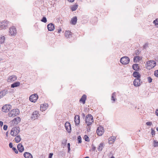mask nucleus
I'll return each mask as SVG.
<instances>
[{"label": "nucleus", "instance_id": "nucleus-21", "mask_svg": "<svg viewBox=\"0 0 158 158\" xmlns=\"http://www.w3.org/2000/svg\"><path fill=\"white\" fill-rule=\"evenodd\" d=\"M23 156L25 158H32V155L30 153L26 152L24 153Z\"/></svg>", "mask_w": 158, "mask_h": 158}, {"label": "nucleus", "instance_id": "nucleus-48", "mask_svg": "<svg viewBox=\"0 0 158 158\" xmlns=\"http://www.w3.org/2000/svg\"><path fill=\"white\" fill-rule=\"evenodd\" d=\"M5 37L4 36L1 35L0 36V40H5Z\"/></svg>", "mask_w": 158, "mask_h": 158}, {"label": "nucleus", "instance_id": "nucleus-15", "mask_svg": "<svg viewBox=\"0 0 158 158\" xmlns=\"http://www.w3.org/2000/svg\"><path fill=\"white\" fill-rule=\"evenodd\" d=\"M20 118L19 117L14 118L13 120V123L14 125H17L19 123L20 121Z\"/></svg>", "mask_w": 158, "mask_h": 158}, {"label": "nucleus", "instance_id": "nucleus-8", "mask_svg": "<svg viewBox=\"0 0 158 158\" xmlns=\"http://www.w3.org/2000/svg\"><path fill=\"white\" fill-rule=\"evenodd\" d=\"M9 33L11 35H15L16 33V30L14 27H11L9 29Z\"/></svg>", "mask_w": 158, "mask_h": 158}, {"label": "nucleus", "instance_id": "nucleus-59", "mask_svg": "<svg viewBox=\"0 0 158 158\" xmlns=\"http://www.w3.org/2000/svg\"><path fill=\"white\" fill-rule=\"evenodd\" d=\"M2 41H1V43H3L4 42V40H2Z\"/></svg>", "mask_w": 158, "mask_h": 158}, {"label": "nucleus", "instance_id": "nucleus-1", "mask_svg": "<svg viewBox=\"0 0 158 158\" xmlns=\"http://www.w3.org/2000/svg\"><path fill=\"white\" fill-rule=\"evenodd\" d=\"M93 117L91 114H88L86 115L85 121L87 126H89L92 124V122H93Z\"/></svg>", "mask_w": 158, "mask_h": 158}, {"label": "nucleus", "instance_id": "nucleus-47", "mask_svg": "<svg viewBox=\"0 0 158 158\" xmlns=\"http://www.w3.org/2000/svg\"><path fill=\"white\" fill-rule=\"evenodd\" d=\"M53 155V153H50L49 154L48 158H52Z\"/></svg>", "mask_w": 158, "mask_h": 158}, {"label": "nucleus", "instance_id": "nucleus-13", "mask_svg": "<svg viewBox=\"0 0 158 158\" xmlns=\"http://www.w3.org/2000/svg\"><path fill=\"white\" fill-rule=\"evenodd\" d=\"M140 78H135L133 84L135 86H139L140 85Z\"/></svg>", "mask_w": 158, "mask_h": 158}, {"label": "nucleus", "instance_id": "nucleus-18", "mask_svg": "<svg viewBox=\"0 0 158 158\" xmlns=\"http://www.w3.org/2000/svg\"><path fill=\"white\" fill-rule=\"evenodd\" d=\"M17 148L20 152H22L24 150V147L21 143H19L18 145Z\"/></svg>", "mask_w": 158, "mask_h": 158}, {"label": "nucleus", "instance_id": "nucleus-29", "mask_svg": "<svg viewBox=\"0 0 158 158\" xmlns=\"http://www.w3.org/2000/svg\"><path fill=\"white\" fill-rule=\"evenodd\" d=\"M21 139L20 137V136L19 135H17L15 139V142L17 143H18L19 142H20Z\"/></svg>", "mask_w": 158, "mask_h": 158}, {"label": "nucleus", "instance_id": "nucleus-61", "mask_svg": "<svg viewBox=\"0 0 158 158\" xmlns=\"http://www.w3.org/2000/svg\"><path fill=\"white\" fill-rule=\"evenodd\" d=\"M82 114L83 115V116L84 117V116H85V114H84V113H83V114Z\"/></svg>", "mask_w": 158, "mask_h": 158}, {"label": "nucleus", "instance_id": "nucleus-62", "mask_svg": "<svg viewBox=\"0 0 158 158\" xmlns=\"http://www.w3.org/2000/svg\"><path fill=\"white\" fill-rule=\"evenodd\" d=\"M156 130L158 131V127L156 129Z\"/></svg>", "mask_w": 158, "mask_h": 158}, {"label": "nucleus", "instance_id": "nucleus-24", "mask_svg": "<svg viewBox=\"0 0 158 158\" xmlns=\"http://www.w3.org/2000/svg\"><path fill=\"white\" fill-rule=\"evenodd\" d=\"M71 32L69 31H66L64 33L65 36L67 38H69L72 35Z\"/></svg>", "mask_w": 158, "mask_h": 158}, {"label": "nucleus", "instance_id": "nucleus-42", "mask_svg": "<svg viewBox=\"0 0 158 158\" xmlns=\"http://www.w3.org/2000/svg\"><path fill=\"white\" fill-rule=\"evenodd\" d=\"M12 149L17 154L18 153V150L15 148L13 147L12 148Z\"/></svg>", "mask_w": 158, "mask_h": 158}, {"label": "nucleus", "instance_id": "nucleus-57", "mask_svg": "<svg viewBox=\"0 0 158 158\" xmlns=\"http://www.w3.org/2000/svg\"><path fill=\"white\" fill-rule=\"evenodd\" d=\"M61 31V30L60 29L59 30H58V32L59 33L60 32V31Z\"/></svg>", "mask_w": 158, "mask_h": 158}, {"label": "nucleus", "instance_id": "nucleus-26", "mask_svg": "<svg viewBox=\"0 0 158 158\" xmlns=\"http://www.w3.org/2000/svg\"><path fill=\"white\" fill-rule=\"evenodd\" d=\"M20 85V83L19 82H16L11 85V88H15L19 86Z\"/></svg>", "mask_w": 158, "mask_h": 158}, {"label": "nucleus", "instance_id": "nucleus-28", "mask_svg": "<svg viewBox=\"0 0 158 158\" xmlns=\"http://www.w3.org/2000/svg\"><path fill=\"white\" fill-rule=\"evenodd\" d=\"M104 148V144L101 143L99 145L98 148V150L99 151H101Z\"/></svg>", "mask_w": 158, "mask_h": 158}, {"label": "nucleus", "instance_id": "nucleus-58", "mask_svg": "<svg viewBox=\"0 0 158 158\" xmlns=\"http://www.w3.org/2000/svg\"><path fill=\"white\" fill-rule=\"evenodd\" d=\"M87 130H90V128H89V127H87Z\"/></svg>", "mask_w": 158, "mask_h": 158}, {"label": "nucleus", "instance_id": "nucleus-9", "mask_svg": "<svg viewBox=\"0 0 158 158\" xmlns=\"http://www.w3.org/2000/svg\"><path fill=\"white\" fill-rule=\"evenodd\" d=\"M104 132L103 128L101 126L98 127L97 130V133L98 135H102Z\"/></svg>", "mask_w": 158, "mask_h": 158}, {"label": "nucleus", "instance_id": "nucleus-41", "mask_svg": "<svg viewBox=\"0 0 158 158\" xmlns=\"http://www.w3.org/2000/svg\"><path fill=\"white\" fill-rule=\"evenodd\" d=\"M147 79L149 83H151L152 82V79L151 77H147Z\"/></svg>", "mask_w": 158, "mask_h": 158}, {"label": "nucleus", "instance_id": "nucleus-55", "mask_svg": "<svg viewBox=\"0 0 158 158\" xmlns=\"http://www.w3.org/2000/svg\"><path fill=\"white\" fill-rule=\"evenodd\" d=\"M3 96L2 95V93H1V92H0V98H2Z\"/></svg>", "mask_w": 158, "mask_h": 158}, {"label": "nucleus", "instance_id": "nucleus-56", "mask_svg": "<svg viewBox=\"0 0 158 158\" xmlns=\"http://www.w3.org/2000/svg\"><path fill=\"white\" fill-rule=\"evenodd\" d=\"M68 1L70 2H74V0H68Z\"/></svg>", "mask_w": 158, "mask_h": 158}, {"label": "nucleus", "instance_id": "nucleus-10", "mask_svg": "<svg viewBox=\"0 0 158 158\" xmlns=\"http://www.w3.org/2000/svg\"><path fill=\"white\" fill-rule=\"evenodd\" d=\"M156 65V62L154 60H150L147 62V65L148 67H151V68H153Z\"/></svg>", "mask_w": 158, "mask_h": 158}, {"label": "nucleus", "instance_id": "nucleus-6", "mask_svg": "<svg viewBox=\"0 0 158 158\" xmlns=\"http://www.w3.org/2000/svg\"><path fill=\"white\" fill-rule=\"evenodd\" d=\"M38 97L37 94H34L30 96L29 100L31 102H35L38 98Z\"/></svg>", "mask_w": 158, "mask_h": 158}, {"label": "nucleus", "instance_id": "nucleus-34", "mask_svg": "<svg viewBox=\"0 0 158 158\" xmlns=\"http://www.w3.org/2000/svg\"><path fill=\"white\" fill-rule=\"evenodd\" d=\"M84 139L86 141L89 142V138L86 135H85Z\"/></svg>", "mask_w": 158, "mask_h": 158}, {"label": "nucleus", "instance_id": "nucleus-53", "mask_svg": "<svg viewBox=\"0 0 158 158\" xmlns=\"http://www.w3.org/2000/svg\"><path fill=\"white\" fill-rule=\"evenodd\" d=\"M8 131L6 133V139H7L8 137Z\"/></svg>", "mask_w": 158, "mask_h": 158}, {"label": "nucleus", "instance_id": "nucleus-54", "mask_svg": "<svg viewBox=\"0 0 158 158\" xmlns=\"http://www.w3.org/2000/svg\"><path fill=\"white\" fill-rule=\"evenodd\" d=\"M156 114L157 116H158V109L156 110Z\"/></svg>", "mask_w": 158, "mask_h": 158}, {"label": "nucleus", "instance_id": "nucleus-5", "mask_svg": "<svg viewBox=\"0 0 158 158\" xmlns=\"http://www.w3.org/2000/svg\"><path fill=\"white\" fill-rule=\"evenodd\" d=\"M9 24L8 21L4 20L1 22L0 24L1 28L2 29H6L8 27Z\"/></svg>", "mask_w": 158, "mask_h": 158}, {"label": "nucleus", "instance_id": "nucleus-16", "mask_svg": "<svg viewBox=\"0 0 158 158\" xmlns=\"http://www.w3.org/2000/svg\"><path fill=\"white\" fill-rule=\"evenodd\" d=\"M48 105L47 103L42 104L40 106V110L42 111H45L47 108Z\"/></svg>", "mask_w": 158, "mask_h": 158}, {"label": "nucleus", "instance_id": "nucleus-19", "mask_svg": "<svg viewBox=\"0 0 158 158\" xmlns=\"http://www.w3.org/2000/svg\"><path fill=\"white\" fill-rule=\"evenodd\" d=\"M39 114L38 112L37 111H34L32 114L31 118L34 119H35L37 118L39 116Z\"/></svg>", "mask_w": 158, "mask_h": 158}, {"label": "nucleus", "instance_id": "nucleus-7", "mask_svg": "<svg viewBox=\"0 0 158 158\" xmlns=\"http://www.w3.org/2000/svg\"><path fill=\"white\" fill-rule=\"evenodd\" d=\"M11 106L10 105H5L2 108V111L3 112H7L11 109Z\"/></svg>", "mask_w": 158, "mask_h": 158}, {"label": "nucleus", "instance_id": "nucleus-27", "mask_svg": "<svg viewBox=\"0 0 158 158\" xmlns=\"http://www.w3.org/2000/svg\"><path fill=\"white\" fill-rule=\"evenodd\" d=\"M116 97V93L114 92L112 93L111 96V100L114 102L116 100V98H115Z\"/></svg>", "mask_w": 158, "mask_h": 158}, {"label": "nucleus", "instance_id": "nucleus-45", "mask_svg": "<svg viewBox=\"0 0 158 158\" xmlns=\"http://www.w3.org/2000/svg\"><path fill=\"white\" fill-rule=\"evenodd\" d=\"M155 131L154 130H153L152 129H151V133L152 136L153 135H155Z\"/></svg>", "mask_w": 158, "mask_h": 158}, {"label": "nucleus", "instance_id": "nucleus-25", "mask_svg": "<svg viewBox=\"0 0 158 158\" xmlns=\"http://www.w3.org/2000/svg\"><path fill=\"white\" fill-rule=\"evenodd\" d=\"M133 69L135 71H138L139 69V66L138 64H135L132 65Z\"/></svg>", "mask_w": 158, "mask_h": 158}, {"label": "nucleus", "instance_id": "nucleus-44", "mask_svg": "<svg viewBox=\"0 0 158 158\" xmlns=\"http://www.w3.org/2000/svg\"><path fill=\"white\" fill-rule=\"evenodd\" d=\"M8 127V126L6 125H4L3 126V129L4 130H6Z\"/></svg>", "mask_w": 158, "mask_h": 158}, {"label": "nucleus", "instance_id": "nucleus-39", "mask_svg": "<svg viewBox=\"0 0 158 158\" xmlns=\"http://www.w3.org/2000/svg\"><path fill=\"white\" fill-rule=\"evenodd\" d=\"M148 43H146L145 44L143 45V49H146L148 48Z\"/></svg>", "mask_w": 158, "mask_h": 158}, {"label": "nucleus", "instance_id": "nucleus-32", "mask_svg": "<svg viewBox=\"0 0 158 158\" xmlns=\"http://www.w3.org/2000/svg\"><path fill=\"white\" fill-rule=\"evenodd\" d=\"M78 5H73L71 7V10L72 11H75L77 8Z\"/></svg>", "mask_w": 158, "mask_h": 158}, {"label": "nucleus", "instance_id": "nucleus-14", "mask_svg": "<svg viewBox=\"0 0 158 158\" xmlns=\"http://www.w3.org/2000/svg\"><path fill=\"white\" fill-rule=\"evenodd\" d=\"M48 29V31H52L54 29V25L52 23L48 24L47 25Z\"/></svg>", "mask_w": 158, "mask_h": 158}, {"label": "nucleus", "instance_id": "nucleus-52", "mask_svg": "<svg viewBox=\"0 0 158 158\" xmlns=\"http://www.w3.org/2000/svg\"><path fill=\"white\" fill-rule=\"evenodd\" d=\"M3 125V122L2 121H0V126L2 127Z\"/></svg>", "mask_w": 158, "mask_h": 158}, {"label": "nucleus", "instance_id": "nucleus-63", "mask_svg": "<svg viewBox=\"0 0 158 158\" xmlns=\"http://www.w3.org/2000/svg\"><path fill=\"white\" fill-rule=\"evenodd\" d=\"M85 158H89V157L88 156H86V157H85Z\"/></svg>", "mask_w": 158, "mask_h": 158}, {"label": "nucleus", "instance_id": "nucleus-35", "mask_svg": "<svg viewBox=\"0 0 158 158\" xmlns=\"http://www.w3.org/2000/svg\"><path fill=\"white\" fill-rule=\"evenodd\" d=\"M67 141V140L66 139H64L62 140V144L64 145V146H66Z\"/></svg>", "mask_w": 158, "mask_h": 158}, {"label": "nucleus", "instance_id": "nucleus-23", "mask_svg": "<svg viewBox=\"0 0 158 158\" xmlns=\"http://www.w3.org/2000/svg\"><path fill=\"white\" fill-rule=\"evenodd\" d=\"M133 75L134 77L137 78H140L141 77L139 73L137 71H134L133 73Z\"/></svg>", "mask_w": 158, "mask_h": 158}, {"label": "nucleus", "instance_id": "nucleus-30", "mask_svg": "<svg viewBox=\"0 0 158 158\" xmlns=\"http://www.w3.org/2000/svg\"><path fill=\"white\" fill-rule=\"evenodd\" d=\"M141 59L140 57L139 56H135L134 58V61L135 62H137V61L140 60Z\"/></svg>", "mask_w": 158, "mask_h": 158}, {"label": "nucleus", "instance_id": "nucleus-37", "mask_svg": "<svg viewBox=\"0 0 158 158\" xmlns=\"http://www.w3.org/2000/svg\"><path fill=\"white\" fill-rule=\"evenodd\" d=\"M41 21L44 23H46L47 22V20L46 18L45 17H44L42 19H41Z\"/></svg>", "mask_w": 158, "mask_h": 158}, {"label": "nucleus", "instance_id": "nucleus-51", "mask_svg": "<svg viewBox=\"0 0 158 158\" xmlns=\"http://www.w3.org/2000/svg\"><path fill=\"white\" fill-rule=\"evenodd\" d=\"M9 146L10 148H12L13 147V144L11 143H10L9 144Z\"/></svg>", "mask_w": 158, "mask_h": 158}, {"label": "nucleus", "instance_id": "nucleus-17", "mask_svg": "<svg viewBox=\"0 0 158 158\" xmlns=\"http://www.w3.org/2000/svg\"><path fill=\"white\" fill-rule=\"evenodd\" d=\"M80 116L79 115H76L74 117V121L76 125L79 124L80 122Z\"/></svg>", "mask_w": 158, "mask_h": 158}, {"label": "nucleus", "instance_id": "nucleus-11", "mask_svg": "<svg viewBox=\"0 0 158 158\" xmlns=\"http://www.w3.org/2000/svg\"><path fill=\"white\" fill-rule=\"evenodd\" d=\"M65 127L66 130L69 133H70L71 132V126L70 123L69 122H66L65 123Z\"/></svg>", "mask_w": 158, "mask_h": 158}, {"label": "nucleus", "instance_id": "nucleus-43", "mask_svg": "<svg viewBox=\"0 0 158 158\" xmlns=\"http://www.w3.org/2000/svg\"><path fill=\"white\" fill-rule=\"evenodd\" d=\"M67 147L68 148V152L69 153V152L70 150V143H69L67 144Z\"/></svg>", "mask_w": 158, "mask_h": 158}, {"label": "nucleus", "instance_id": "nucleus-20", "mask_svg": "<svg viewBox=\"0 0 158 158\" xmlns=\"http://www.w3.org/2000/svg\"><path fill=\"white\" fill-rule=\"evenodd\" d=\"M87 96L86 95L83 94L79 100L80 102H82L83 104H84L85 102Z\"/></svg>", "mask_w": 158, "mask_h": 158}, {"label": "nucleus", "instance_id": "nucleus-60", "mask_svg": "<svg viewBox=\"0 0 158 158\" xmlns=\"http://www.w3.org/2000/svg\"><path fill=\"white\" fill-rule=\"evenodd\" d=\"M110 158H114V156H112L110 157Z\"/></svg>", "mask_w": 158, "mask_h": 158}, {"label": "nucleus", "instance_id": "nucleus-46", "mask_svg": "<svg viewBox=\"0 0 158 158\" xmlns=\"http://www.w3.org/2000/svg\"><path fill=\"white\" fill-rule=\"evenodd\" d=\"M152 122H148L146 123V124L148 126H150L152 124Z\"/></svg>", "mask_w": 158, "mask_h": 158}, {"label": "nucleus", "instance_id": "nucleus-3", "mask_svg": "<svg viewBox=\"0 0 158 158\" xmlns=\"http://www.w3.org/2000/svg\"><path fill=\"white\" fill-rule=\"evenodd\" d=\"M19 109H13L9 112L8 113V115L9 117H15L17 115L19 114Z\"/></svg>", "mask_w": 158, "mask_h": 158}, {"label": "nucleus", "instance_id": "nucleus-40", "mask_svg": "<svg viewBox=\"0 0 158 158\" xmlns=\"http://www.w3.org/2000/svg\"><path fill=\"white\" fill-rule=\"evenodd\" d=\"M154 75L156 77H158V70L155 71L154 72Z\"/></svg>", "mask_w": 158, "mask_h": 158}, {"label": "nucleus", "instance_id": "nucleus-33", "mask_svg": "<svg viewBox=\"0 0 158 158\" xmlns=\"http://www.w3.org/2000/svg\"><path fill=\"white\" fill-rule=\"evenodd\" d=\"M115 137H111L109 139V141L110 142V141H111V143H113L115 141Z\"/></svg>", "mask_w": 158, "mask_h": 158}, {"label": "nucleus", "instance_id": "nucleus-2", "mask_svg": "<svg viewBox=\"0 0 158 158\" xmlns=\"http://www.w3.org/2000/svg\"><path fill=\"white\" fill-rule=\"evenodd\" d=\"M20 132V128L19 127H17L12 128L10 131V134L13 136H15Z\"/></svg>", "mask_w": 158, "mask_h": 158}, {"label": "nucleus", "instance_id": "nucleus-22", "mask_svg": "<svg viewBox=\"0 0 158 158\" xmlns=\"http://www.w3.org/2000/svg\"><path fill=\"white\" fill-rule=\"evenodd\" d=\"M77 20V18L76 16L74 17L71 19L70 21V23L73 25H75L76 24Z\"/></svg>", "mask_w": 158, "mask_h": 158}, {"label": "nucleus", "instance_id": "nucleus-38", "mask_svg": "<svg viewBox=\"0 0 158 158\" xmlns=\"http://www.w3.org/2000/svg\"><path fill=\"white\" fill-rule=\"evenodd\" d=\"M158 146V142L156 140L154 141V146L156 147Z\"/></svg>", "mask_w": 158, "mask_h": 158}, {"label": "nucleus", "instance_id": "nucleus-12", "mask_svg": "<svg viewBox=\"0 0 158 158\" xmlns=\"http://www.w3.org/2000/svg\"><path fill=\"white\" fill-rule=\"evenodd\" d=\"M17 79V77L16 76L14 75H13L11 76H9L7 79V81L8 82H11L15 81Z\"/></svg>", "mask_w": 158, "mask_h": 158}, {"label": "nucleus", "instance_id": "nucleus-31", "mask_svg": "<svg viewBox=\"0 0 158 158\" xmlns=\"http://www.w3.org/2000/svg\"><path fill=\"white\" fill-rule=\"evenodd\" d=\"M1 92L2 93V95L3 97H4L6 95V94L8 93V92L7 90H4L3 91H1Z\"/></svg>", "mask_w": 158, "mask_h": 158}, {"label": "nucleus", "instance_id": "nucleus-50", "mask_svg": "<svg viewBox=\"0 0 158 158\" xmlns=\"http://www.w3.org/2000/svg\"><path fill=\"white\" fill-rule=\"evenodd\" d=\"M92 150L93 151H94L95 150L96 147L95 146H94L93 145H92Z\"/></svg>", "mask_w": 158, "mask_h": 158}, {"label": "nucleus", "instance_id": "nucleus-36", "mask_svg": "<svg viewBox=\"0 0 158 158\" xmlns=\"http://www.w3.org/2000/svg\"><path fill=\"white\" fill-rule=\"evenodd\" d=\"M77 140H78V143H81V138L80 135L77 137Z\"/></svg>", "mask_w": 158, "mask_h": 158}, {"label": "nucleus", "instance_id": "nucleus-49", "mask_svg": "<svg viewBox=\"0 0 158 158\" xmlns=\"http://www.w3.org/2000/svg\"><path fill=\"white\" fill-rule=\"evenodd\" d=\"M156 21L158 22V19H156V20L153 21V23L155 24V25H158V22L157 23H156Z\"/></svg>", "mask_w": 158, "mask_h": 158}, {"label": "nucleus", "instance_id": "nucleus-4", "mask_svg": "<svg viewBox=\"0 0 158 158\" xmlns=\"http://www.w3.org/2000/svg\"><path fill=\"white\" fill-rule=\"evenodd\" d=\"M130 61V59L127 56L123 57L120 59V62L123 64H128Z\"/></svg>", "mask_w": 158, "mask_h": 158}]
</instances>
